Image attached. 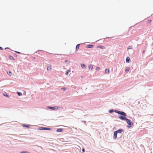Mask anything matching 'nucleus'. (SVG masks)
<instances>
[{
    "mask_svg": "<svg viewBox=\"0 0 153 153\" xmlns=\"http://www.w3.org/2000/svg\"><path fill=\"white\" fill-rule=\"evenodd\" d=\"M81 67L83 68H86V66L85 64H82L81 65Z\"/></svg>",
    "mask_w": 153,
    "mask_h": 153,
    "instance_id": "obj_15",
    "label": "nucleus"
},
{
    "mask_svg": "<svg viewBox=\"0 0 153 153\" xmlns=\"http://www.w3.org/2000/svg\"><path fill=\"white\" fill-rule=\"evenodd\" d=\"M4 49V50H6L7 48H0V49L2 50H3ZM9 49H10V48H9Z\"/></svg>",
    "mask_w": 153,
    "mask_h": 153,
    "instance_id": "obj_32",
    "label": "nucleus"
},
{
    "mask_svg": "<svg viewBox=\"0 0 153 153\" xmlns=\"http://www.w3.org/2000/svg\"><path fill=\"white\" fill-rule=\"evenodd\" d=\"M119 114L120 115L119 117L120 120H125L127 119L126 117V114L125 112L121 111Z\"/></svg>",
    "mask_w": 153,
    "mask_h": 153,
    "instance_id": "obj_1",
    "label": "nucleus"
},
{
    "mask_svg": "<svg viewBox=\"0 0 153 153\" xmlns=\"http://www.w3.org/2000/svg\"><path fill=\"white\" fill-rule=\"evenodd\" d=\"M27 153H30V152H27Z\"/></svg>",
    "mask_w": 153,
    "mask_h": 153,
    "instance_id": "obj_40",
    "label": "nucleus"
},
{
    "mask_svg": "<svg viewBox=\"0 0 153 153\" xmlns=\"http://www.w3.org/2000/svg\"><path fill=\"white\" fill-rule=\"evenodd\" d=\"M145 51L144 50H143V51H142V53H144V52H145Z\"/></svg>",
    "mask_w": 153,
    "mask_h": 153,
    "instance_id": "obj_38",
    "label": "nucleus"
},
{
    "mask_svg": "<svg viewBox=\"0 0 153 153\" xmlns=\"http://www.w3.org/2000/svg\"><path fill=\"white\" fill-rule=\"evenodd\" d=\"M47 70H51V68L50 66H47Z\"/></svg>",
    "mask_w": 153,
    "mask_h": 153,
    "instance_id": "obj_20",
    "label": "nucleus"
},
{
    "mask_svg": "<svg viewBox=\"0 0 153 153\" xmlns=\"http://www.w3.org/2000/svg\"><path fill=\"white\" fill-rule=\"evenodd\" d=\"M9 73H7L10 76H11L12 75V74L10 71H9Z\"/></svg>",
    "mask_w": 153,
    "mask_h": 153,
    "instance_id": "obj_28",
    "label": "nucleus"
},
{
    "mask_svg": "<svg viewBox=\"0 0 153 153\" xmlns=\"http://www.w3.org/2000/svg\"><path fill=\"white\" fill-rule=\"evenodd\" d=\"M129 70V68L128 67V68H127L126 69V70H125V71L126 72V71H128Z\"/></svg>",
    "mask_w": 153,
    "mask_h": 153,
    "instance_id": "obj_26",
    "label": "nucleus"
},
{
    "mask_svg": "<svg viewBox=\"0 0 153 153\" xmlns=\"http://www.w3.org/2000/svg\"><path fill=\"white\" fill-rule=\"evenodd\" d=\"M67 88L65 87H63L61 88L62 90L65 91L66 90Z\"/></svg>",
    "mask_w": 153,
    "mask_h": 153,
    "instance_id": "obj_23",
    "label": "nucleus"
},
{
    "mask_svg": "<svg viewBox=\"0 0 153 153\" xmlns=\"http://www.w3.org/2000/svg\"><path fill=\"white\" fill-rule=\"evenodd\" d=\"M124 130L123 129L120 128L117 130L116 131L117 133H121Z\"/></svg>",
    "mask_w": 153,
    "mask_h": 153,
    "instance_id": "obj_6",
    "label": "nucleus"
},
{
    "mask_svg": "<svg viewBox=\"0 0 153 153\" xmlns=\"http://www.w3.org/2000/svg\"><path fill=\"white\" fill-rule=\"evenodd\" d=\"M103 39H101L100 40H102Z\"/></svg>",
    "mask_w": 153,
    "mask_h": 153,
    "instance_id": "obj_43",
    "label": "nucleus"
},
{
    "mask_svg": "<svg viewBox=\"0 0 153 153\" xmlns=\"http://www.w3.org/2000/svg\"><path fill=\"white\" fill-rule=\"evenodd\" d=\"M63 129L62 128H59L56 130V131L57 132H61L62 131Z\"/></svg>",
    "mask_w": 153,
    "mask_h": 153,
    "instance_id": "obj_10",
    "label": "nucleus"
},
{
    "mask_svg": "<svg viewBox=\"0 0 153 153\" xmlns=\"http://www.w3.org/2000/svg\"><path fill=\"white\" fill-rule=\"evenodd\" d=\"M6 48H9L8 47H6Z\"/></svg>",
    "mask_w": 153,
    "mask_h": 153,
    "instance_id": "obj_45",
    "label": "nucleus"
},
{
    "mask_svg": "<svg viewBox=\"0 0 153 153\" xmlns=\"http://www.w3.org/2000/svg\"><path fill=\"white\" fill-rule=\"evenodd\" d=\"M9 58L11 60H15V59H14V57L11 56V55H9Z\"/></svg>",
    "mask_w": 153,
    "mask_h": 153,
    "instance_id": "obj_11",
    "label": "nucleus"
},
{
    "mask_svg": "<svg viewBox=\"0 0 153 153\" xmlns=\"http://www.w3.org/2000/svg\"><path fill=\"white\" fill-rule=\"evenodd\" d=\"M117 132L116 131H114V139L115 140L117 138Z\"/></svg>",
    "mask_w": 153,
    "mask_h": 153,
    "instance_id": "obj_5",
    "label": "nucleus"
},
{
    "mask_svg": "<svg viewBox=\"0 0 153 153\" xmlns=\"http://www.w3.org/2000/svg\"><path fill=\"white\" fill-rule=\"evenodd\" d=\"M71 72V71L70 70H68L66 71L65 74L66 75H68V74L69 72Z\"/></svg>",
    "mask_w": 153,
    "mask_h": 153,
    "instance_id": "obj_16",
    "label": "nucleus"
},
{
    "mask_svg": "<svg viewBox=\"0 0 153 153\" xmlns=\"http://www.w3.org/2000/svg\"><path fill=\"white\" fill-rule=\"evenodd\" d=\"M14 56H15V57H17V55L16 54H14Z\"/></svg>",
    "mask_w": 153,
    "mask_h": 153,
    "instance_id": "obj_35",
    "label": "nucleus"
},
{
    "mask_svg": "<svg viewBox=\"0 0 153 153\" xmlns=\"http://www.w3.org/2000/svg\"><path fill=\"white\" fill-rule=\"evenodd\" d=\"M39 50H38V51H36V53H37L38 52H39ZM36 53V52L35 53Z\"/></svg>",
    "mask_w": 153,
    "mask_h": 153,
    "instance_id": "obj_36",
    "label": "nucleus"
},
{
    "mask_svg": "<svg viewBox=\"0 0 153 153\" xmlns=\"http://www.w3.org/2000/svg\"><path fill=\"white\" fill-rule=\"evenodd\" d=\"M108 112L110 113H112L114 112V110L113 109L109 110L108 111Z\"/></svg>",
    "mask_w": 153,
    "mask_h": 153,
    "instance_id": "obj_17",
    "label": "nucleus"
},
{
    "mask_svg": "<svg viewBox=\"0 0 153 153\" xmlns=\"http://www.w3.org/2000/svg\"><path fill=\"white\" fill-rule=\"evenodd\" d=\"M70 53H71V54H72V53L71 52H70Z\"/></svg>",
    "mask_w": 153,
    "mask_h": 153,
    "instance_id": "obj_42",
    "label": "nucleus"
},
{
    "mask_svg": "<svg viewBox=\"0 0 153 153\" xmlns=\"http://www.w3.org/2000/svg\"><path fill=\"white\" fill-rule=\"evenodd\" d=\"M39 130H51V129L50 128H47L44 127H40L38 128Z\"/></svg>",
    "mask_w": 153,
    "mask_h": 153,
    "instance_id": "obj_3",
    "label": "nucleus"
},
{
    "mask_svg": "<svg viewBox=\"0 0 153 153\" xmlns=\"http://www.w3.org/2000/svg\"><path fill=\"white\" fill-rule=\"evenodd\" d=\"M99 40H98V41H99ZM96 42H97V41H96Z\"/></svg>",
    "mask_w": 153,
    "mask_h": 153,
    "instance_id": "obj_44",
    "label": "nucleus"
},
{
    "mask_svg": "<svg viewBox=\"0 0 153 153\" xmlns=\"http://www.w3.org/2000/svg\"><path fill=\"white\" fill-rule=\"evenodd\" d=\"M0 48H2V47L0 46Z\"/></svg>",
    "mask_w": 153,
    "mask_h": 153,
    "instance_id": "obj_41",
    "label": "nucleus"
},
{
    "mask_svg": "<svg viewBox=\"0 0 153 153\" xmlns=\"http://www.w3.org/2000/svg\"><path fill=\"white\" fill-rule=\"evenodd\" d=\"M76 49V51H75V52H76V51H77L79 48H75Z\"/></svg>",
    "mask_w": 153,
    "mask_h": 153,
    "instance_id": "obj_34",
    "label": "nucleus"
},
{
    "mask_svg": "<svg viewBox=\"0 0 153 153\" xmlns=\"http://www.w3.org/2000/svg\"><path fill=\"white\" fill-rule=\"evenodd\" d=\"M105 72V74H108L109 73V70L108 69H106Z\"/></svg>",
    "mask_w": 153,
    "mask_h": 153,
    "instance_id": "obj_12",
    "label": "nucleus"
},
{
    "mask_svg": "<svg viewBox=\"0 0 153 153\" xmlns=\"http://www.w3.org/2000/svg\"><path fill=\"white\" fill-rule=\"evenodd\" d=\"M152 22L151 20H149L148 21V23H150Z\"/></svg>",
    "mask_w": 153,
    "mask_h": 153,
    "instance_id": "obj_29",
    "label": "nucleus"
},
{
    "mask_svg": "<svg viewBox=\"0 0 153 153\" xmlns=\"http://www.w3.org/2000/svg\"><path fill=\"white\" fill-rule=\"evenodd\" d=\"M131 61L130 58L129 57H127L126 59V62L127 63H129Z\"/></svg>",
    "mask_w": 153,
    "mask_h": 153,
    "instance_id": "obj_8",
    "label": "nucleus"
},
{
    "mask_svg": "<svg viewBox=\"0 0 153 153\" xmlns=\"http://www.w3.org/2000/svg\"><path fill=\"white\" fill-rule=\"evenodd\" d=\"M121 111H119L117 110H114V112H115L116 113H117V114H120V113Z\"/></svg>",
    "mask_w": 153,
    "mask_h": 153,
    "instance_id": "obj_14",
    "label": "nucleus"
},
{
    "mask_svg": "<svg viewBox=\"0 0 153 153\" xmlns=\"http://www.w3.org/2000/svg\"><path fill=\"white\" fill-rule=\"evenodd\" d=\"M94 45H87L85 47L86 48H92L93 47Z\"/></svg>",
    "mask_w": 153,
    "mask_h": 153,
    "instance_id": "obj_9",
    "label": "nucleus"
},
{
    "mask_svg": "<svg viewBox=\"0 0 153 153\" xmlns=\"http://www.w3.org/2000/svg\"><path fill=\"white\" fill-rule=\"evenodd\" d=\"M89 69H91V70H92V69L93 68V66L92 65H90L89 66Z\"/></svg>",
    "mask_w": 153,
    "mask_h": 153,
    "instance_id": "obj_19",
    "label": "nucleus"
},
{
    "mask_svg": "<svg viewBox=\"0 0 153 153\" xmlns=\"http://www.w3.org/2000/svg\"><path fill=\"white\" fill-rule=\"evenodd\" d=\"M132 49V48H127L128 50L130 49Z\"/></svg>",
    "mask_w": 153,
    "mask_h": 153,
    "instance_id": "obj_39",
    "label": "nucleus"
},
{
    "mask_svg": "<svg viewBox=\"0 0 153 153\" xmlns=\"http://www.w3.org/2000/svg\"><path fill=\"white\" fill-rule=\"evenodd\" d=\"M48 108L51 109L52 110H54L58 108V107L57 106L52 107V106H48Z\"/></svg>",
    "mask_w": 153,
    "mask_h": 153,
    "instance_id": "obj_4",
    "label": "nucleus"
},
{
    "mask_svg": "<svg viewBox=\"0 0 153 153\" xmlns=\"http://www.w3.org/2000/svg\"><path fill=\"white\" fill-rule=\"evenodd\" d=\"M127 48H132L130 46H129Z\"/></svg>",
    "mask_w": 153,
    "mask_h": 153,
    "instance_id": "obj_37",
    "label": "nucleus"
},
{
    "mask_svg": "<svg viewBox=\"0 0 153 153\" xmlns=\"http://www.w3.org/2000/svg\"><path fill=\"white\" fill-rule=\"evenodd\" d=\"M82 151L83 152H85V149L84 148H83L82 149Z\"/></svg>",
    "mask_w": 153,
    "mask_h": 153,
    "instance_id": "obj_30",
    "label": "nucleus"
},
{
    "mask_svg": "<svg viewBox=\"0 0 153 153\" xmlns=\"http://www.w3.org/2000/svg\"><path fill=\"white\" fill-rule=\"evenodd\" d=\"M14 52H16V53H17L24 54L22 53L21 52H19V51H15Z\"/></svg>",
    "mask_w": 153,
    "mask_h": 153,
    "instance_id": "obj_24",
    "label": "nucleus"
},
{
    "mask_svg": "<svg viewBox=\"0 0 153 153\" xmlns=\"http://www.w3.org/2000/svg\"><path fill=\"white\" fill-rule=\"evenodd\" d=\"M96 69L97 71H98L100 69V68L99 67H97L96 68Z\"/></svg>",
    "mask_w": 153,
    "mask_h": 153,
    "instance_id": "obj_27",
    "label": "nucleus"
},
{
    "mask_svg": "<svg viewBox=\"0 0 153 153\" xmlns=\"http://www.w3.org/2000/svg\"><path fill=\"white\" fill-rule=\"evenodd\" d=\"M3 95L9 98L10 97V96L9 95H8L7 93H5L3 94Z\"/></svg>",
    "mask_w": 153,
    "mask_h": 153,
    "instance_id": "obj_13",
    "label": "nucleus"
},
{
    "mask_svg": "<svg viewBox=\"0 0 153 153\" xmlns=\"http://www.w3.org/2000/svg\"><path fill=\"white\" fill-rule=\"evenodd\" d=\"M17 94L19 96H20L22 95V93L21 92H18Z\"/></svg>",
    "mask_w": 153,
    "mask_h": 153,
    "instance_id": "obj_18",
    "label": "nucleus"
},
{
    "mask_svg": "<svg viewBox=\"0 0 153 153\" xmlns=\"http://www.w3.org/2000/svg\"><path fill=\"white\" fill-rule=\"evenodd\" d=\"M80 44H77L76 47V48H79V47L80 46Z\"/></svg>",
    "mask_w": 153,
    "mask_h": 153,
    "instance_id": "obj_25",
    "label": "nucleus"
},
{
    "mask_svg": "<svg viewBox=\"0 0 153 153\" xmlns=\"http://www.w3.org/2000/svg\"><path fill=\"white\" fill-rule=\"evenodd\" d=\"M96 48H105L104 47V46H101V45H98L97 46V47Z\"/></svg>",
    "mask_w": 153,
    "mask_h": 153,
    "instance_id": "obj_21",
    "label": "nucleus"
},
{
    "mask_svg": "<svg viewBox=\"0 0 153 153\" xmlns=\"http://www.w3.org/2000/svg\"><path fill=\"white\" fill-rule=\"evenodd\" d=\"M22 126L23 127H26V128H29V127L30 126H31V125H28L27 124H22Z\"/></svg>",
    "mask_w": 153,
    "mask_h": 153,
    "instance_id": "obj_7",
    "label": "nucleus"
},
{
    "mask_svg": "<svg viewBox=\"0 0 153 153\" xmlns=\"http://www.w3.org/2000/svg\"><path fill=\"white\" fill-rule=\"evenodd\" d=\"M125 120L126 121V122L128 124V125L127 126L128 128H130L133 125V123L130 120L127 118Z\"/></svg>",
    "mask_w": 153,
    "mask_h": 153,
    "instance_id": "obj_2",
    "label": "nucleus"
},
{
    "mask_svg": "<svg viewBox=\"0 0 153 153\" xmlns=\"http://www.w3.org/2000/svg\"><path fill=\"white\" fill-rule=\"evenodd\" d=\"M20 153H27V152L26 151H22L20 152Z\"/></svg>",
    "mask_w": 153,
    "mask_h": 153,
    "instance_id": "obj_31",
    "label": "nucleus"
},
{
    "mask_svg": "<svg viewBox=\"0 0 153 153\" xmlns=\"http://www.w3.org/2000/svg\"><path fill=\"white\" fill-rule=\"evenodd\" d=\"M82 122H84L85 123V124H86V121H82Z\"/></svg>",
    "mask_w": 153,
    "mask_h": 153,
    "instance_id": "obj_33",
    "label": "nucleus"
},
{
    "mask_svg": "<svg viewBox=\"0 0 153 153\" xmlns=\"http://www.w3.org/2000/svg\"><path fill=\"white\" fill-rule=\"evenodd\" d=\"M65 62L68 64H69L70 63V61L67 60H65Z\"/></svg>",
    "mask_w": 153,
    "mask_h": 153,
    "instance_id": "obj_22",
    "label": "nucleus"
}]
</instances>
